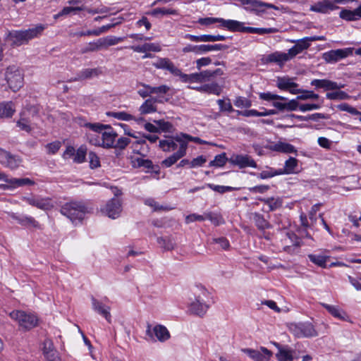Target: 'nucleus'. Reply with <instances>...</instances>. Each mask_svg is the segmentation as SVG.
<instances>
[{
	"mask_svg": "<svg viewBox=\"0 0 361 361\" xmlns=\"http://www.w3.org/2000/svg\"><path fill=\"white\" fill-rule=\"evenodd\" d=\"M44 28L43 25L39 24L27 30L8 31L6 39L11 41L13 45L19 47L40 36Z\"/></svg>",
	"mask_w": 361,
	"mask_h": 361,
	"instance_id": "f257e3e1",
	"label": "nucleus"
},
{
	"mask_svg": "<svg viewBox=\"0 0 361 361\" xmlns=\"http://www.w3.org/2000/svg\"><path fill=\"white\" fill-rule=\"evenodd\" d=\"M61 213L68 218L73 223L80 222L85 215L89 212L87 206L80 202H70L64 204L61 208Z\"/></svg>",
	"mask_w": 361,
	"mask_h": 361,
	"instance_id": "f03ea898",
	"label": "nucleus"
},
{
	"mask_svg": "<svg viewBox=\"0 0 361 361\" xmlns=\"http://www.w3.org/2000/svg\"><path fill=\"white\" fill-rule=\"evenodd\" d=\"M9 315L11 319L16 321L19 326L25 330H30L38 324L39 319L37 317L31 312L14 310Z\"/></svg>",
	"mask_w": 361,
	"mask_h": 361,
	"instance_id": "7ed1b4c3",
	"label": "nucleus"
},
{
	"mask_svg": "<svg viewBox=\"0 0 361 361\" xmlns=\"http://www.w3.org/2000/svg\"><path fill=\"white\" fill-rule=\"evenodd\" d=\"M181 145L185 146V155L187 153V140L183 139L182 133L159 141V147L166 152L180 149Z\"/></svg>",
	"mask_w": 361,
	"mask_h": 361,
	"instance_id": "20e7f679",
	"label": "nucleus"
},
{
	"mask_svg": "<svg viewBox=\"0 0 361 361\" xmlns=\"http://www.w3.org/2000/svg\"><path fill=\"white\" fill-rule=\"evenodd\" d=\"M5 77L9 87L13 92L18 91L23 86V78L18 68L9 66L6 69Z\"/></svg>",
	"mask_w": 361,
	"mask_h": 361,
	"instance_id": "39448f33",
	"label": "nucleus"
},
{
	"mask_svg": "<svg viewBox=\"0 0 361 361\" xmlns=\"http://www.w3.org/2000/svg\"><path fill=\"white\" fill-rule=\"evenodd\" d=\"M353 51L354 48L353 47L331 50L323 53L322 59L328 63H335L343 59L352 56Z\"/></svg>",
	"mask_w": 361,
	"mask_h": 361,
	"instance_id": "423d86ee",
	"label": "nucleus"
},
{
	"mask_svg": "<svg viewBox=\"0 0 361 361\" xmlns=\"http://www.w3.org/2000/svg\"><path fill=\"white\" fill-rule=\"evenodd\" d=\"M121 212L122 202L118 198H112L109 200L102 207H101V212L113 219L119 217Z\"/></svg>",
	"mask_w": 361,
	"mask_h": 361,
	"instance_id": "0eeeda50",
	"label": "nucleus"
},
{
	"mask_svg": "<svg viewBox=\"0 0 361 361\" xmlns=\"http://www.w3.org/2000/svg\"><path fill=\"white\" fill-rule=\"evenodd\" d=\"M227 48L228 47L226 45L221 44L200 45L188 44L183 48L182 51L183 53L193 52L195 54H203L212 51L224 50Z\"/></svg>",
	"mask_w": 361,
	"mask_h": 361,
	"instance_id": "6e6552de",
	"label": "nucleus"
},
{
	"mask_svg": "<svg viewBox=\"0 0 361 361\" xmlns=\"http://www.w3.org/2000/svg\"><path fill=\"white\" fill-rule=\"evenodd\" d=\"M241 351L249 356L254 361H269L272 353L264 347L255 350L252 348H242Z\"/></svg>",
	"mask_w": 361,
	"mask_h": 361,
	"instance_id": "1a4fd4ad",
	"label": "nucleus"
},
{
	"mask_svg": "<svg viewBox=\"0 0 361 361\" xmlns=\"http://www.w3.org/2000/svg\"><path fill=\"white\" fill-rule=\"evenodd\" d=\"M343 0H322L312 5L310 10L320 13H328L338 8L336 4L343 2Z\"/></svg>",
	"mask_w": 361,
	"mask_h": 361,
	"instance_id": "9d476101",
	"label": "nucleus"
},
{
	"mask_svg": "<svg viewBox=\"0 0 361 361\" xmlns=\"http://www.w3.org/2000/svg\"><path fill=\"white\" fill-rule=\"evenodd\" d=\"M23 200L29 204L42 210H49L54 207L55 202L49 197L38 196L24 197Z\"/></svg>",
	"mask_w": 361,
	"mask_h": 361,
	"instance_id": "9b49d317",
	"label": "nucleus"
},
{
	"mask_svg": "<svg viewBox=\"0 0 361 361\" xmlns=\"http://www.w3.org/2000/svg\"><path fill=\"white\" fill-rule=\"evenodd\" d=\"M188 310L191 314L202 317L208 310V305L203 301L200 295H195L194 298L190 299Z\"/></svg>",
	"mask_w": 361,
	"mask_h": 361,
	"instance_id": "f8f14e48",
	"label": "nucleus"
},
{
	"mask_svg": "<svg viewBox=\"0 0 361 361\" xmlns=\"http://www.w3.org/2000/svg\"><path fill=\"white\" fill-rule=\"evenodd\" d=\"M228 161L240 169L246 167L257 168V164L251 157L248 155L233 154L228 159Z\"/></svg>",
	"mask_w": 361,
	"mask_h": 361,
	"instance_id": "ddd939ff",
	"label": "nucleus"
},
{
	"mask_svg": "<svg viewBox=\"0 0 361 361\" xmlns=\"http://www.w3.org/2000/svg\"><path fill=\"white\" fill-rule=\"evenodd\" d=\"M291 330L297 337H312L317 335L313 325L310 323L295 324L291 328Z\"/></svg>",
	"mask_w": 361,
	"mask_h": 361,
	"instance_id": "4468645a",
	"label": "nucleus"
},
{
	"mask_svg": "<svg viewBox=\"0 0 361 361\" xmlns=\"http://www.w3.org/2000/svg\"><path fill=\"white\" fill-rule=\"evenodd\" d=\"M117 136V133L113 128L110 126L106 125V127H105L102 133L101 145L106 148L114 147Z\"/></svg>",
	"mask_w": 361,
	"mask_h": 361,
	"instance_id": "2eb2a0df",
	"label": "nucleus"
},
{
	"mask_svg": "<svg viewBox=\"0 0 361 361\" xmlns=\"http://www.w3.org/2000/svg\"><path fill=\"white\" fill-rule=\"evenodd\" d=\"M9 216L11 219L16 220L23 226L42 229V226L39 224V223L32 216L25 215L18 216L15 213L9 214Z\"/></svg>",
	"mask_w": 361,
	"mask_h": 361,
	"instance_id": "dca6fc26",
	"label": "nucleus"
},
{
	"mask_svg": "<svg viewBox=\"0 0 361 361\" xmlns=\"http://www.w3.org/2000/svg\"><path fill=\"white\" fill-rule=\"evenodd\" d=\"M34 181L28 178H12L8 179L7 183L1 184L0 188L2 190L14 189L25 185H34Z\"/></svg>",
	"mask_w": 361,
	"mask_h": 361,
	"instance_id": "f3484780",
	"label": "nucleus"
},
{
	"mask_svg": "<svg viewBox=\"0 0 361 361\" xmlns=\"http://www.w3.org/2000/svg\"><path fill=\"white\" fill-rule=\"evenodd\" d=\"M201 25H209L215 23H220L221 26L229 30H235L234 25H238L237 23L233 22V20H224L220 18H200L198 20Z\"/></svg>",
	"mask_w": 361,
	"mask_h": 361,
	"instance_id": "a211bd4d",
	"label": "nucleus"
},
{
	"mask_svg": "<svg viewBox=\"0 0 361 361\" xmlns=\"http://www.w3.org/2000/svg\"><path fill=\"white\" fill-rule=\"evenodd\" d=\"M290 42L295 43V45L288 49L289 55H290L293 59L310 47V43L307 37L297 40L292 39L290 40Z\"/></svg>",
	"mask_w": 361,
	"mask_h": 361,
	"instance_id": "6ab92c4d",
	"label": "nucleus"
},
{
	"mask_svg": "<svg viewBox=\"0 0 361 361\" xmlns=\"http://www.w3.org/2000/svg\"><path fill=\"white\" fill-rule=\"evenodd\" d=\"M153 66L157 68L167 70L176 76L180 74V70L167 58L159 59L153 63Z\"/></svg>",
	"mask_w": 361,
	"mask_h": 361,
	"instance_id": "aec40b11",
	"label": "nucleus"
},
{
	"mask_svg": "<svg viewBox=\"0 0 361 361\" xmlns=\"http://www.w3.org/2000/svg\"><path fill=\"white\" fill-rule=\"evenodd\" d=\"M91 301L93 310L103 316L109 323H111V307L109 306L104 305L102 302L99 301L94 297L91 298Z\"/></svg>",
	"mask_w": 361,
	"mask_h": 361,
	"instance_id": "412c9836",
	"label": "nucleus"
},
{
	"mask_svg": "<svg viewBox=\"0 0 361 361\" xmlns=\"http://www.w3.org/2000/svg\"><path fill=\"white\" fill-rule=\"evenodd\" d=\"M103 73L102 68H85L80 71L72 81H78L97 78Z\"/></svg>",
	"mask_w": 361,
	"mask_h": 361,
	"instance_id": "4be33fe9",
	"label": "nucleus"
},
{
	"mask_svg": "<svg viewBox=\"0 0 361 361\" xmlns=\"http://www.w3.org/2000/svg\"><path fill=\"white\" fill-rule=\"evenodd\" d=\"M311 85L317 88H322L324 90H339L343 87V85H338L337 82L326 79H314L311 81Z\"/></svg>",
	"mask_w": 361,
	"mask_h": 361,
	"instance_id": "5701e85b",
	"label": "nucleus"
},
{
	"mask_svg": "<svg viewBox=\"0 0 361 361\" xmlns=\"http://www.w3.org/2000/svg\"><path fill=\"white\" fill-rule=\"evenodd\" d=\"M299 172L298 161L294 157H290L285 161L284 167L278 169V173L283 174H295Z\"/></svg>",
	"mask_w": 361,
	"mask_h": 361,
	"instance_id": "b1692460",
	"label": "nucleus"
},
{
	"mask_svg": "<svg viewBox=\"0 0 361 361\" xmlns=\"http://www.w3.org/2000/svg\"><path fill=\"white\" fill-rule=\"evenodd\" d=\"M185 156V146L181 145L180 149H178L171 156L164 159L161 164L163 167L169 168Z\"/></svg>",
	"mask_w": 361,
	"mask_h": 361,
	"instance_id": "393cba45",
	"label": "nucleus"
},
{
	"mask_svg": "<svg viewBox=\"0 0 361 361\" xmlns=\"http://www.w3.org/2000/svg\"><path fill=\"white\" fill-rule=\"evenodd\" d=\"M250 219L254 222L255 225L259 231H264L272 228L269 222L259 213H251Z\"/></svg>",
	"mask_w": 361,
	"mask_h": 361,
	"instance_id": "a878e982",
	"label": "nucleus"
},
{
	"mask_svg": "<svg viewBox=\"0 0 361 361\" xmlns=\"http://www.w3.org/2000/svg\"><path fill=\"white\" fill-rule=\"evenodd\" d=\"M157 102H161V101L155 97H152L145 100V102L139 108L140 114H148L156 112L157 106L155 104Z\"/></svg>",
	"mask_w": 361,
	"mask_h": 361,
	"instance_id": "bb28decb",
	"label": "nucleus"
},
{
	"mask_svg": "<svg viewBox=\"0 0 361 361\" xmlns=\"http://www.w3.org/2000/svg\"><path fill=\"white\" fill-rule=\"evenodd\" d=\"M130 49L137 53L159 52L161 50V46L157 43H145L142 45L132 46Z\"/></svg>",
	"mask_w": 361,
	"mask_h": 361,
	"instance_id": "cd10ccee",
	"label": "nucleus"
},
{
	"mask_svg": "<svg viewBox=\"0 0 361 361\" xmlns=\"http://www.w3.org/2000/svg\"><path fill=\"white\" fill-rule=\"evenodd\" d=\"M157 243L165 251H171L176 247V238L172 235L159 237Z\"/></svg>",
	"mask_w": 361,
	"mask_h": 361,
	"instance_id": "c85d7f7f",
	"label": "nucleus"
},
{
	"mask_svg": "<svg viewBox=\"0 0 361 361\" xmlns=\"http://www.w3.org/2000/svg\"><path fill=\"white\" fill-rule=\"evenodd\" d=\"M340 18L343 20L351 21L361 18V5L353 11L343 9L339 13Z\"/></svg>",
	"mask_w": 361,
	"mask_h": 361,
	"instance_id": "c756f323",
	"label": "nucleus"
},
{
	"mask_svg": "<svg viewBox=\"0 0 361 361\" xmlns=\"http://www.w3.org/2000/svg\"><path fill=\"white\" fill-rule=\"evenodd\" d=\"M293 58L288 53L276 51L269 54L267 57V61L269 62H274L279 64H283L285 62L290 61Z\"/></svg>",
	"mask_w": 361,
	"mask_h": 361,
	"instance_id": "7c9ffc66",
	"label": "nucleus"
},
{
	"mask_svg": "<svg viewBox=\"0 0 361 361\" xmlns=\"http://www.w3.org/2000/svg\"><path fill=\"white\" fill-rule=\"evenodd\" d=\"M155 336L160 342H164L169 339L170 334L168 329L163 325L157 324L152 329Z\"/></svg>",
	"mask_w": 361,
	"mask_h": 361,
	"instance_id": "2f4dec72",
	"label": "nucleus"
},
{
	"mask_svg": "<svg viewBox=\"0 0 361 361\" xmlns=\"http://www.w3.org/2000/svg\"><path fill=\"white\" fill-rule=\"evenodd\" d=\"M322 305L334 317L346 320V313L337 306L322 303Z\"/></svg>",
	"mask_w": 361,
	"mask_h": 361,
	"instance_id": "473e14b6",
	"label": "nucleus"
},
{
	"mask_svg": "<svg viewBox=\"0 0 361 361\" xmlns=\"http://www.w3.org/2000/svg\"><path fill=\"white\" fill-rule=\"evenodd\" d=\"M16 111L14 105L11 102L0 103V118H9Z\"/></svg>",
	"mask_w": 361,
	"mask_h": 361,
	"instance_id": "72a5a7b5",
	"label": "nucleus"
},
{
	"mask_svg": "<svg viewBox=\"0 0 361 361\" xmlns=\"http://www.w3.org/2000/svg\"><path fill=\"white\" fill-rule=\"evenodd\" d=\"M248 1H250L251 5L254 10L257 11V12H264L267 8H273L274 10H279V8L272 4L269 3H264L260 1H249L247 0V3Z\"/></svg>",
	"mask_w": 361,
	"mask_h": 361,
	"instance_id": "f704fd0d",
	"label": "nucleus"
},
{
	"mask_svg": "<svg viewBox=\"0 0 361 361\" xmlns=\"http://www.w3.org/2000/svg\"><path fill=\"white\" fill-rule=\"evenodd\" d=\"M103 49L100 38L96 41L90 42L87 43L80 50L82 54H87L90 52H96Z\"/></svg>",
	"mask_w": 361,
	"mask_h": 361,
	"instance_id": "c9c22d12",
	"label": "nucleus"
},
{
	"mask_svg": "<svg viewBox=\"0 0 361 361\" xmlns=\"http://www.w3.org/2000/svg\"><path fill=\"white\" fill-rule=\"evenodd\" d=\"M298 84L294 82L293 80L288 77L278 78L276 86L283 90H288L289 88L297 87Z\"/></svg>",
	"mask_w": 361,
	"mask_h": 361,
	"instance_id": "e433bc0d",
	"label": "nucleus"
},
{
	"mask_svg": "<svg viewBox=\"0 0 361 361\" xmlns=\"http://www.w3.org/2000/svg\"><path fill=\"white\" fill-rule=\"evenodd\" d=\"M272 149L276 152H280L283 153H295L296 149L295 147L290 144L279 142L276 143L273 147Z\"/></svg>",
	"mask_w": 361,
	"mask_h": 361,
	"instance_id": "4c0bfd02",
	"label": "nucleus"
},
{
	"mask_svg": "<svg viewBox=\"0 0 361 361\" xmlns=\"http://www.w3.org/2000/svg\"><path fill=\"white\" fill-rule=\"evenodd\" d=\"M125 37H118L115 36H106L100 38L103 49H107L109 47L117 44L124 40Z\"/></svg>",
	"mask_w": 361,
	"mask_h": 361,
	"instance_id": "58836bf2",
	"label": "nucleus"
},
{
	"mask_svg": "<svg viewBox=\"0 0 361 361\" xmlns=\"http://www.w3.org/2000/svg\"><path fill=\"white\" fill-rule=\"evenodd\" d=\"M197 90L202 92L214 94L219 95L221 93V87L216 83L207 84L197 88Z\"/></svg>",
	"mask_w": 361,
	"mask_h": 361,
	"instance_id": "ea45409f",
	"label": "nucleus"
},
{
	"mask_svg": "<svg viewBox=\"0 0 361 361\" xmlns=\"http://www.w3.org/2000/svg\"><path fill=\"white\" fill-rule=\"evenodd\" d=\"M223 75V71L221 68H217L214 71L206 70L200 73L201 82L208 81L216 75Z\"/></svg>",
	"mask_w": 361,
	"mask_h": 361,
	"instance_id": "a19ab883",
	"label": "nucleus"
},
{
	"mask_svg": "<svg viewBox=\"0 0 361 361\" xmlns=\"http://www.w3.org/2000/svg\"><path fill=\"white\" fill-rule=\"evenodd\" d=\"M308 258L314 264H317L319 267L322 268L326 267V262L329 258V256L322 255H309Z\"/></svg>",
	"mask_w": 361,
	"mask_h": 361,
	"instance_id": "79ce46f5",
	"label": "nucleus"
},
{
	"mask_svg": "<svg viewBox=\"0 0 361 361\" xmlns=\"http://www.w3.org/2000/svg\"><path fill=\"white\" fill-rule=\"evenodd\" d=\"M149 14L157 17L159 16L166 15H177L178 12L175 9L166 8H156L149 13Z\"/></svg>",
	"mask_w": 361,
	"mask_h": 361,
	"instance_id": "37998d69",
	"label": "nucleus"
},
{
	"mask_svg": "<svg viewBox=\"0 0 361 361\" xmlns=\"http://www.w3.org/2000/svg\"><path fill=\"white\" fill-rule=\"evenodd\" d=\"M233 22L237 23L238 25H234L235 30H229L232 32H245L248 33H257L259 34V27H245L243 23L237 20H234Z\"/></svg>",
	"mask_w": 361,
	"mask_h": 361,
	"instance_id": "c03bdc74",
	"label": "nucleus"
},
{
	"mask_svg": "<svg viewBox=\"0 0 361 361\" xmlns=\"http://www.w3.org/2000/svg\"><path fill=\"white\" fill-rule=\"evenodd\" d=\"M205 219L209 220L214 226L224 224V220L220 214L212 212H205Z\"/></svg>",
	"mask_w": 361,
	"mask_h": 361,
	"instance_id": "a18cd8bd",
	"label": "nucleus"
},
{
	"mask_svg": "<svg viewBox=\"0 0 361 361\" xmlns=\"http://www.w3.org/2000/svg\"><path fill=\"white\" fill-rule=\"evenodd\" d=\"M24 113L20 114V118L17 121V126L21 130L27 133H30L32 130L30 121L23 116Z\"/></svg>",
	"mask_w": 361,
	"mask_h": 361,
	"instance_id": "49530a36",
	"label": "nucleus"
},
{
	"mask_svg": "<svg viewBox=\"0 0 361 361\" xmlns=\"http://www.w3.org/2000/svg\"><path fill=\"white\" fill-rule=\"evenodd\" d=\"M141 85L143 87L151 90L152 94H164L167 93L168 91L170 90V87L166 85H162L159 87H152L148 85L142 83Z\"/></svg>",
	"mask_w": 361,
	"mask_h": 361,
	"instance_id": "de8ad7c7",
	"label": "nucleus"
},
{
	"mask_svg": "<svg viewBox=\"0 0 361 361\" xmlns=\"http://www.w3.org/2000/svg\"><path fill=\"white\" fill-rule=\"evenodd\" d=\"M326 96L331 100H345L350 98V96L344 91L328 92Z\"/></svg>",
	"mask_w": 361,
	"mask_h": 361,
	"instance_id": "09e8293b",
	"label": "nucleus"
},
{
	"mask_svg": "<svg viewBox=\"0 0 361 361\" xmlns=\"http://www.w3.org/2000/svg\"><path fill=\"white\" fill-rule=\"evenodd\" d=\"M106 114L109 116L114 117L121 121H130L133 118V116L125 111H111L108 112Z\"/></svg>",
	"mask_w": 361,
	"mask_h": 361,
	"instance_id": "8fccbe9b",
	"label": "nucleus"
},
{
	"mask_svg": "<svg viewBox=\"0 0 361 361\" xmlns=\"http://www.w3.org/2000/svg\"><path fill=\"white\" fill-rule=\"evenodd\" d=\"M261 201L268 204L271 211L275 210L282 205V200L281 198L269 197L262 199Z\"/></svg>",
	"mask_w": 361,
	"mask_h": 361,
	"instance_id": "3c124183",
	"label": "nucleus"
},
{
	"mask_svg": "<svg viewBox=\"0 0 361 361\" xmlns=\"http://www.w3.org/2000/svg\"><path fill=\"white\" fill-rule=\"evenodd\" d=\"M87 148L85 146H80L77 151H75L73 161L75 163H82L86 157Z\"/></svg>",
	"mask_w": 361,
	"mask_h": 361,
	"instance_id": "603ef678",
	"label": "nucleus"
},
{
	"mask_svg": "<svg viewBox=\"0 0 361 361\" xmlns=\"http://www.w3.org/2000/svg\"><path fill=\"white\" fill-rule=\"evenodd\" d=\"M177 76L180 77V80L185 82H201L200 73L188 75V74H185V73H182V71H180V74L178 75Z\"/></svg>",
	"mask_w": 361,
	"mask_h": 361,
	"instance_id": "864d4df0",
	"label": "nucleus"
},
{
	"mask_svg": "<svg viewBox=\"0 0 361 361\" xmlns=\"http://www.w3.org/2000/svg\"><path fill=\"white\" fill-rule=\"evenodd\" d=\"M227 160L228 159L226 157V154L222 153L221 154L216 155L214 157V159L210 161L209 166L218 167L223 166Z\"/></svg>",
	"mask_w": 361,
	"mask_h": 361,
	"instance_id": "5fc2aeb1",
	"label": "nucleus"
},
{
	"mask_svg": "<svg viewBox=\"0 0 361 361\" xmlns=\"http://www.w3.org/2000/svg\"><path fill=\"white\" fill-rule=\"evenodd\" d=\"M279 361H293V355L290 350L280 349L276 354Z\"/></svg>",
	"mask_w": 361,
	"mask_h": 361,
	"instance_id": "6e6d98bb",
	"label": "nucleus"
},
{
	"mask_svg": "<svg viewBox=\"0 0 361 361\" xmlns=\"http://www.w3.org/2000/svg\"><path fill=\"white\" fill-rule=\"evenodd\" d=\"M259 98L265 101L286 100L287 99L271 92H262L259 94Z\"/></svg>",
	"mask_w": 361,
	"mask_h": 361,
	"instance_id": "4d7b16f0",
	"label": "nucleus"
},
{
	"mask_svg": "<svg viewBox=\"0 0 361 361\" xmlns=\"http://www.w3.org/2000/svg\"><path fill=\"white\" fill-rule=\"evenodd\" d=\"M20 163L21 159L18 157L10 154L9 158H8L7 162L5 163L4 166L13 169L17 168Z\"/></svg>",
	"mask_w": 361,
	"mask_h": 361,
	"instance_id": "13d9d810",
	"label": "nucleus"
},
{
	"mask_svg": "<svg viewBox=\"0 0 361 361\" xmlns=\"http://www.w3.org/2000/svg\"><path fill=\"white\" fill-rule=\"evenodd\" d=\"M319 96L317 94L314 93L312 91H307L302 90L300 95L297 97L298 100H307V99H317Z\"/></svg>",
	"mask_w": 361,
	"mask_h": 361,
	"instance_id": "bf43d9fd",
	"label": "nucleus"
},
{
	"mask_svg": "<svg viewBox=\"0 0 361 361\" xmlns=\"http://www.w3.org/2000/svg\"><path fill=\"white\" fill-rule=\"evenodd\" d=\"M217 104L219 106L221 111L231 112L233 111V106L229 99H218Z\"/></svg>",
	"mask_w": 361,
	"mask_h": 361,
	"instance_id": "052dcab7",
	"label": "nucleus"
},
{
	"mask_svg": "<svg viewBox=\"0 0 361 361\" xmlns=\"http://www.w3.org/2000/svg\"><path fill=\"white\" fill-rule=\"evenodd\" d=\"M84 126L87 128H89L91 130L93 133H102L105 127H106V125L100 124L98 123H86L84 124Z\"/></svg>",
	"mask_w": 361,
	"mask_h": 361,
	"instance_id": "680f3d73",
	"label": "nucleus"
},
{
	"mask_svg": "<svg viewBox=\"0 0 361 361\" xmlns=\"http://www.w3.org/2000/svg\"><path fill=\"white\" fill-rule=\"evenodd\" d=\"M234 105L238 108H247L251 106V102L245 97H238L235 99Z\"/></svg>",
	"mask_w": 361,
	"mask_h": 361,
	"instance_id": "e2e57ef3",
	"label": "nucleus"
},
{
	"mask_svg": "<svg viewBox=\"0 0 361 361\" xmlns=\"http://www.w3.org/2000/svg\"><path fill=\"white\" fill-rule=\"evenodd\" d=\"M82 10H84V8L79 7V6L64 7L60 13H59L57 15L55 16V18H56L59 16H61L68 15V14L71 13V12H76V11H82Z\"/></svg>",
	"mask_w": 361,
	"mask_h": 361,
	"instance_id": "0e129e2a",
	"label": "nucleus"
},
{
	"mask_svg": "<svg viewBox=\"0 0 361 361\" xmlns=\"http://www.w3.org/2000/svg\"><path fill=\"white\" fill-rule=\"evenodd\" d=\"M338 109L341 111H347L353 115H361V112L357 111L355 108L350 106L346 103L339 104Z\"/></svg>",
	"mask_w": 361,
	"mask_h": 361,
	"instance_id": "69168bd1",
	"label": "nucleus"
},
{
	"mask_svg": "<svg viewBox=\"0 0 361 361\" xmlns=\"http://www.w3.org/2000/svg\"><path fill=\"white\" fill-rule=\"evenodd\" d=\"M61 147V143L59 141H55L51 143H49L46 145V148L49 154H55L56 153L60 147Z\"/></svg>",
	"mask_w": 361,
	"mask_h": 361,
	"instance_id": "338daca9",
	"label": "nucleus"
},
{
	"mask_svg": "<svg viewBox=\"0 0 361 361\" xmlns=\"http://www.w3.org/2000/svg\"><path fill=\"white\" fill-rule=\"evenodd\" d=\"M207 161V159L204 156H199L193 159L190 163V168L202 166Z\"/></svg>",
	"mask_w": 361,
	"mask_h": 361,
	"instance_id": "774afa93",
	"label": "nucleus"
}]
</instances>
